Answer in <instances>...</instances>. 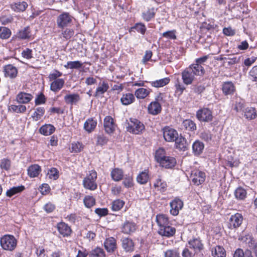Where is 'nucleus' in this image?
Segmentation results:
<instances>
[{"label": "nucleus", "mask_w": 257, "mask_h": 257, "mask_svg": "<svg viewBox=\"0 0 257 257\" xmlns=\"http://www.w3.org/2000/svg\"><path fill=\"white\" fill-rule=\"evenodd\" d=\"M75 32L74 29L66 27L62 29L61 36L60 37L66 40H68L72 38Z\"/></svg>", "instance_id": "47"}, {"label": "nucleus", "mask_w": 257, "mask_h": 257, "mask_svg": "<svg viewBox=\"0 0 257 257\" xmlns=\"http://www.w3.org/2000/svg\"><path fill=\"white\" fill-rule=\"evenodd\" d=\"M163 133L165 140L168 142H174L178 136L177 131L169 126H166L163 128Z\"/></svg>", "instance_id": "14"}, {"label": "nucleus", "mask_w": 257, "mask_h": 257, "mask_svg": "<svg viewBox=\"0 0 257 257\" xmlns=\"http://www.w3.org/2000/svg\"><path fill=\"white\" fill-rule=\"evenodd\" d=\"M97 173L94 170L88 171L82 180V185L86 189L91 191L97 189Z\"/></svg>", "instance_id": "2"}, {"label": "nucleus", "mask_w": 257, "mask_h": 257, "mask_svg": "<svg viewBox=\"0 0 257 257\" xmlns=\"http://www.w3.org/2000/svg\"><path fill=\"white\" fill-rule=\"evenodd\" d=\"M154 187L157 191L161 193H164L167 190L168 185L166 182L163 180L161 178V177L159 176L155 180L154 183Z\"/></svg>", "instance_id": "28"}, {"label": "nucleus", "mask_w": 257, "mask_h": 257, "mask_svg": "<svg viewBox=\"0 0 257 257\" xmlns=\"http://www.w3.org/2000/svg\"><path fill=\"white\" fill-rule=\"evenodd\" d=\"M233 257H253L251 252L246 250L244 252L240 248H237L234 252Z\"/></svg>", "instance_id": "60"}, {"label": "nucleus", "mask_w": 257, "mask_h": 257, "mask_svg": "<svg viewBox=\"0 0 257 257\" xmlns=\"http://www.w3.org/2000/svg\"><path fill=\"white\" fill-rule=\"evenodd\" d=\"M25 190L24 185L13 187L8 189L6 193V195L8 197H12L13 196L21 193Z\"/></svg>", "instance_id": "37"}, {"label": "nucleus", "mask_w": 257, "mask_h": 257, "mask_svg": "<svg viewBox=\"0 0 257 257\" xmlns=\"http://www.w3.org/2000/svg\"><path fill=\"white\" fill-rule=\"evenodd\" d=\"M234 194L235 198L239 200H244L247 196L246 190L242 187H237Z\"/></svg>", "instance_id": "45"}, {"label": "nucleus", "mask_w": 257, "mask_h": 257, "mask_svg": "<svg viewBox=\"0 0 257 257\" xmlns=\"http://www.w3.org/2000/svg\"><path fill=\"white\" fill-rule=\"evenodd\" d=\"M133 29L136 30L137 32L143 35L145 34L147 31L146 25L141 22L136 23L133 27L131 28L130 32L132 31Z\"/></svg>", "instance_id": "52"}, {"label": "nucleus", "mask_w": 257, "mask_h": 257, "mask_svg": "<svg viewBox=\"0 0 257 257\" xmlns=\"http://www.w3.org/2000/svg\"><path fill=\"white\" fill-rule=\"evenodd\" d=\"M189 247L195 253L200 252L204 249V245L199 237H193L188 241Z\"/></svg>", "instance_id": "17"}, {"label": "nucleus", "mask_w": 257, "mask_h": 257, "mask_svg": "<svg viewBox=\"0 0 257 257\" xmlns=\"http://www.w3.org/2000/svg\"><path fill=\"white\" fill-rule=\"evenodd\" d=\"M89 255V257H106L105 251L100 247H97L92 249L90 252Z\"/></svg>", "instance_id": "54"}, {"label": "nucleus", "mask_w": 257, "mask_h": 257, "mask_svg": "<svg viewBox=\"0 0 257 257\" xmlns=\"http://www.w3.org/2000/svg\"><path fill=\"white\" fill-rule=\"evenodd\" d=\"M213 257H226V252L224 247L221 245H216L211 249Z\"/></svg>", "instance_id": "39"}, {"label": "nucleus", "mask_w": 257, "mask_h": 257, "mask_svg": "<svg viewBox=\"0 0 257 257\" xmlns=\"http://www.w3.org/2000/svg\"><path fill=\"white\" fill-rule=\"evenodd\" d=\"M14 20V17L12 15L3 14L0 17V22L3 25H7L12 24Z\"/></svg>", "instance_id": "51"}, {"label": "nucleus", "mask_w": 257, "mask_h": 257, "mask_svg": "<svg viewBox=\"0 0 257 257\" xmlns=\"http://www.w3.org/2000/svg\"><path fill=\"white\" fill-rule=\"evenodd\" d=\"M82 63L79 61H68L64 65V67L66 69H79L82 67Z\"/></svg>", "instance_id": "56"}, {"label": "nucleus", "mask_w": 257, "mask_h": 257, "mask_svg": "<svg viewBox=\"0 0 257 257\" xmlns=\"http://www.w3.org/2000/svg\"><path fill=\"white\" fill-rule=\"evenodd\" d=\"M47 98L43 92L39 93L35 100V103L36 105H39L41 104H44L46 103Z\"/></svg>", "instance_id": "61"}, {"label": "nucleus", "mask_w": 257, "mask_h": 257, "mask_svg": "<svg viewBox=\"0 0 257 257\" xmlns=\"http://www.w3.org/2000/svg\"><path fill=\"white\" fill-rule=\"evenodd\" d=\"M190 178L194 185L199 186L204 182L206 179V174L204 172L199 170H195L192 171Z\"/></svg>", "instance_id": "9"}, {"label": "nucleus", "mask_w": 257, "mask_h": 257, "mask_svg": "<svg viewBox=\"0 0 257 257\" xmlns=\"http://www.w3.org/2000/svg\"><path fill=\"white\" fill-rule=\"evenodd\" d=\"M3 72L5 77L11 79L15 78L18 73V69L12 64H8L4 66Z\"/></svg>", "instance_id": "21"}, {"label": "nucleus", "mask_w": 257, "mask_h": 257, "mask_svg": "<svg viewBox=\"0 0 257 257\" xmlns=\"http://www.w3.org/2000/svg\"><path fill=\"white\" fill-rule=\"evenodd\" d=\"M156 221L159 226V228H162L166 225L170 224L168 216L164 214H157L156 216Z\"/></svg>", "instance_id": "30"}, {"label": "nucleus", "mask_w": 257, "mask_h": 257, "mask_svg": "<svg viewBox=\"0 0 257 257\" xmlns=\"http://www.w3.org/2000/svg\"><path fill=\"white\" fill-rule=\"evenodd\" d=\"M65 85V80L63 78L55 80L50 84V90L54 93H57L62 89Z\"/></svg>", "instance_id": "26"}, {"label": "nucleus", "mask_w": 257, "mask_h": 257, "mask_svg": "<svg viewBox=\"0 0 257 257\" xmlns=\"http://www.w3.org/2000/svg\"><path fill=\"white\" fill-rule=\"evenodd\" d=\"M163 95L162 93H159L155 97V100L148 105V112L149 114L156 115L161 112L162 108L160 102L163 101Z\"/></svg>", "instance_id": "5"}, {"label": "nucleus", "mask_w": 257, "mask_h": 257, "mask_svg": "<svg viewBox=\"0 0 257 257\" xmlns=\"http://www.w3.org/2000/svg\"><path fill=\"white\" fill-rule=\"evenodd\" d=\"M111 179L115 182L121 181L124 177L123 171L119 168H114L112 169L110 172Z\"/></svg>", "instance_id": "31"}, {"label": "nucleus", "mask_w": 257, "mask_h": 257, "mask_svg": "<svg viewBox=\"0 0 257 257\" xmlns=\"http://www.w3.org/2000/svg\"><path fill=\"white\" fill-rule=\"evenodd\" d=\"M10 109L14 112L18 113H24L27 111V107L25 105L22 104L19 105H11Z\"/></svg>", "instance_id": "58"}, {"label": "nucleus", "mask_w": 257, "mask_h": 257, "mask_svg": "<svg viewBox=\"0 0 257 257\" xmlns=\"http://www.w3.org/2000/svg\"><path fill=\"white\" fill-rule=\"evenodd\" d=\"M45 112V109L43 107H38L32 115V117L34 120L38 121L44 115Z\"/></svg>", "instance_id": "49"}, {"label": "nucleus", "mask_w": 257, "mask_h": 257, "mask_svg": "<svg viewBox=\"0 0 257 257\" xmlns=\"http://www.w3.org/2000/svg\"><path fill=\"white\" fill-rule=\"evenodd\" d=\"M12 35L11 30L8 27L0 26V39L7 40Z\"/></svg>", "instance_id": "50"}, {"label": "nucleus", "mask_w": 257, "mask_h": 257, "mask_svg": "<svg viewBox=\"0 0 257 257\" xmlns=\"http://www.w3.org/2000/svg\"><path fill=\"white\" fill-rule=\"evenodd\" d=\"M164 257H180L178 249L174 248L167 250L165 252Z\"/></svg>", "instance_id": "62"}, {"label": "nucleus", "mask_w": 257, "mask_h": 257, "mask_svg": "<svg viewBox=\"0 0 257 257\" xmlns=\"http://www.w3.org/2000/svg\"><path fill=\"white\" fill-rule=\"evenodd\" d=\"M125 204V202L120 199L113 200L111 203V209L113 211L120 210Z\"/></svg>", "instance_id": "48"}, {"label": "nucleus", "mask_w": 257, "mask_h": 257, "mask_svg": "<svg viewBox=\"0 0 257 257\" xmlns=\"http://www.w3.org/2000/svg\"><path fill=\"white\" fill-rule=\"evenodd\" d=\"M184 205L183 201L179 197H176L170 202V213L173 216L178 215Z\"/></svg>", "instance_id": "11"}, {"label": "nucleus", "mask_w": 257, "mask_h": 257, "mask_svg": "<svg viewBox=\"0 0 257 257\" xmlns=\"http://www.w3.org/2000/svg\"><path fill=\"white\" fill-rule=\"evenodd\" d=\"M28 7V4L26 2H18L12 4L11 8L16 12H24Z\"/></svg>", "instance_id": "38"}, {"label": "nucleus", "mask_w": 257, "mask_h": 257, "mask_svg": "<svg viewBox=\"0 0 257 257\" xmlns=\"http://www.w3.org/2000/svg\"><path fill=\"white\" fill-rule=\"evenodd\" d=\"M170 81V79L169 77H165L151 82V85L152 86L156 88L162 87L169 84Z\"/></svg>", "instance_id": "46"}, {"label": "nucleus", "mask_w": 257, "mask_h": 257, "mask_svg": "<svg viewBox=\"0 0 257 257\" xmlns=\"http://www.w3.org/2000/svg\"><path fill=\"white\" fill-rule=\"evenodd\" d=\"M149 179V170L148 169H145L144 171L140 172L137 175L136 180L139 184L145 185L147 183Z\"/></svg>", "instance_id": "27"}, {"label": "nucleus", "mask_w": 257, "mask_h": 257, "mask_svg": "<svg viewBox=\"0 0 257 257\" xmlns=\"http://www.w3.org/2000/svg\"><path fill=\"white\" fill-rule=\"evenodd\" d=\"M41 171V166L36 164L30 165L27 169L28 175L30 178L38 177Z\"/></svg>", "instance_id": "29"}, {"label": "nucleus", "mask_w": 257, "mask_h": 257, "mask_svg": "<svg viewBox=\"0 0 257 257\" xmlns=\"http://www.w3.org/2000/svg\"><path fill=\"white\" fill-rule=\"evenodd\" d=\"M83 203L87 208H91L96 203L95 198L91 195H86L83 199Z\"/></svg>", "instance_id": "55"}, {"label": "nucleus", "mask_w": 257, "mask_h": 257, "mask_svg": "<svg viewBox=\"0 0 257 257\" xmlns=\"http://www.w3.org/2000/svg\"><path fill=\"white\" fill-rule=\"evenodd\" d=\"M183 129L188 132H194L197 129L196 124L190 119H186L182 123Z\"/></svg>", "instance_id": "35"}, {"label": "nucleus", "mask_w": 257, "mask_h": 257, "mask_svg": "<svg viewBox=\"0 0 257 257\" xmlns=\"http://www.w3.org/2000/svg\"><path fill=\"white\" fill-rule=\"evenodd\" d=\"M56 228L59 234L63 237H69L72 233L71 226L63 221L57 223Z\"/></svg>", "instance_id": "13"}, {"label": "nucleus", "mask_w": 257, "mask_h": 257, "mask_svg": "<svg viewBox=\"0 0 257 257\" xmlns=\"http://www.w3.org/2000/svg\"><path fill=\"white\" fill-rule=\"evenodd\" d=\"M126 130L129 133L135 135H141L145 130V125L140 120L134 118H130Z\"/></svg>", "instance_id": "4"}, {"label": "nucleus", "mask_w": 257, "mask_h": 257, "mask_svg": "<svg viewBox=\"0 0 257 257\" xmlns=\"http://www.w3.org/2000/svg\"><path fill=\"white\" fill-rule=\"evenodd\" d=\"M135 100L134 95L131 93L123 94L120 98V102L123 105H127L133 103Z\"/></svg>", "instance_id": "42"}, {"label": "nucleus", "mask_w": 257, "mask_h": 257, "mask_svg": "<svg viewBox=\"0 0 257 257\" xmlns=\"http://www.w3.org/2000/svg\"><path fill=\"white\" fill-rule=\"evenodd\" d=\"M156 15V10L154 8H148L146 11L142 13V17L146 22H149L154 19Z\"/></svg>", "instance_id": "41"}, {"label": "nucleus", "mask_w": 257, "mask_h": 257, "mask_svg": "<svg viewBox=\"0 0 257 257\" xmlns=\"http://www.w3.org/2000/svg\"><path fill=\"white\" fill-rule=\"evenodd\" d=\"M196 116L200 121L207 122L211 121L213 117L212 111L206 107H203L198 110Z\"/></svg>", "instance_id": "7"}, {"label": "nucleus", "mask_w": 257, "mask_h": 257, "mask_svg": "<svg viewBox=\"0 0 257 257\" xmlns=\"http://www.w3.org/2000/svg\"><path fill=\"white\" fill-rule=\"evenodd\" d=\"M32 94L24 91H20L16 96V101L19 104H28L33 99Z\"/></svg>", "instance_id": "16"}, {"label": "nucleus", "mask_w": 257, "mask_h": 257, "mask_svg": "<svg viewBox=\"0 0 257 257\" xmlns=\"http://www.w3.org/2000/svg\"><path fill=\"white\" fill-rule=\"evenodd\" d=\"M74 17L68 12H63L57 18V27L61 29L66 28L72 23Z\"/></svg>", "instance_id": "6"}, {"label": "nucleus", "mask_w": 257, "mask_h": 257, "mask_svg": "<svg viewBox=\"0 0 257 257\" xmlns=\"http://www.w3.org/2000/svg\"><path fill=\"white\" fill-rule=\"evenodd\" d=\"M181 77L183 83L186 85L191 84L195 79L191 69L188 67L181 72Z\"/></svg>", "instance_id": "20"}, {"label": "nucleus", "mask_w": 257, "mask_h": 257, "mask_svg": "<svg viewBox=\"0 0 257 257\" xmlns=\"http://www.w3.org/2000/svg\"><path fill=\"white\" fill-rule=\"evenodd\" d=\"M243 219V216L240 213H236L232 215L227 222L228 228L234 229L239 227L242 223Z\"/></svg>", "instance_id": "10"}, {"label": "nucleus", "mask_w": 257, "mask_h": 257, "mask_svg": "<svg viewBox=\"0 0 257 257\" xmlns=\"http://www.w3.org/2000/svg\"><path fill=\"white\" fill-rule=\"evenodd\" d=\"M242 114L248 120L254 119L257 117L256 108L254 107H247L244 109V111H243Z\"/></svg>", "instance_id": "33"}, {"label": "nucleus", "mask_w": 257, "mask_h": 257, "mask_svg": "<svg viewBox=\"0 0 257 257\" xmlns=\"http://www.w3.org/2000/svg\"><path fill=\"white\" fill-rule=\"evenodd\" d=\"M17 240L11 234H5L0 238V244L4 250L13 251L17 247Z\"/></svg>", "instance_id": "3"}, {"label": "nucleus", "mask_w": 257, "mask_h": 257, "mask_svg": "<svg viewBox=\"0 0 257 257\" xmlns=\"http://www.w3.org/2000/svg\"><path fill=\"white\" fill-rule=\"evenodd\" d=\"M17 37L21 40L30 39L31 37V30L29 27H26L23 29L20 30L17 33Z\"/></svg>", "instance_id": "44"}, {"label": "nucleus", "mask_w": 257, "mask_h": 257, "mask_svg": "<svg viewBox=\"0 0 257 257\" xmlns=\"http://www.w3.org/2000/svg\"><path fill=\"white\" fill-rule=\"evenodd\" d=\"M175 141L176 149L183 151H185L188 149V144L186 139L182 136H178Z\"/></svg>", "instance_id": "34"}, {"label": "nucleus", "mask_w": 257, "mask_h": 257, "mask_svg": "<svg viewBox=\"0 0 257 257\" xmlns=\"http://www.w3.org/2000/svg\"><path fill=\"white\" fill-rule=\"evenodd\" d=\"M56 130L55 127L51 124H45L42 125L39 130V133L45 136H48L53 134Z\"/></svg>", "instance_id": "32"}, {"label": "nucleus", "mask_w": 257, "mask_h": 257, "mask_svg": "<svg viewBox=\"0 0 257 257\" xmlns=\"http://www.w3.org/2000/svg\"><path fill=\"white\" fill-rule=\"evenodd\" d=\"M188 67L191 69L193 75L195 76H201L205 74V70L203 66H198V64L194 63L191 64Z\"/></svg>", "instance_id": "36"}, {"label": "nucleus", "mask_w": 257, "mask_h": 257, "mask_svg": "<svg viewBox=\"0 0 257 257\" xmlns=\"http://www.w3.org/2000/svg\"><path fill=\"white\" fill-rule=\"evenodd\" d=\"M109 88V84L107 81L103 80L99 82L96 89L94 96L96 98L103 97L104 94L107 91Z\"/></svg>", "instance_id": "19"}, {"label": "nucleus", "mask_w": 257, "mask_h": 257, "mask_svg": "<svg viewBox=\"0 0 257 257\" xmlns=\"http://www.w3.org/2000/svg\"><path fill=\"white\" fill-rule=\"evenodd\" d=\"M151 93L150 89L144 88H140L137 89L135 92V95L138 99H144L147 97Z\"/></svg>", "instance_id": "43"}, {"label": "nucleus", "mask_w": 257, "mask_h": 257, "mask_svg": "<svg viewBox=\"0 0 257 257\" xmlns=\"http://www.w3.org/2000/svg\"><path fill=\"white\" fill-rule=\"evenodd\" d=\"M176 229L174 227H172L168 224L162 228H159L158 232L159 234L162 236L168 238L173 236L176 233Z\"/></svg>", "instance_id": "23"}, {"label": "nucleus", "mask_w": 257, "mask_h": 257, "mask_svg": "<svg viewBox=\"0 0 257 257\" xmlns=\"http://www.w3.org/2000/svg\"><path fill=\"white\" fill-rule=\"evenodd\" d=\"M97 124V120L94 117H89L84 123L83 128L88 134L95 130Z\"/></svg>", "instance_id": "24"}, {"label": "nucleus", "mask_w": 257, "mask_h": 257, "mask_svg": "<svg viewBox=\"0 0 257 257\" xmlns=\"http://www.w3.org/2000/svg\"><path fill=\"white\" fill-rule=\"evenodd\" d=\"M47 176L49 179L53 180H56L59 177V171L56 168H51L48 170Z\"/></svg>", "instance_id": "59"}, {"label": "nucleus", "mask_w": 257, "mask_h": 257, "mask_svg": "<svg viewBox=\"0 0 257 257\" xmlns=\"http://www.w3.org/2000/svg\"><path fill=\"white\" fill-rule=\"evenodd\" d=\"M103 246L108 253H114L117 249L116 239L112 236L106 238L103 242Z\"/></svg>", "instance_id": "12"}, {"label": "nucleus", "mask_w": 257, "mask_h": 257, "mask_svg": "<svg viewBox=\"0 0 257 257\" xmlns=\"http://www.w3.org/2000/svg\"><path fill=\"white\" fill-rule=\"evenodd\" d=\"M248 77L252 81L257 82V65L254 66L250 70Z\"/></svg>", "instance_id": "64"}, {"label": "nucleus", "mask_w": 257, "mask_h": 257, "mask_svg": "<svg viewBox=\"0 0 257 257\" xmlns=\"http://www.w3.org/2000/svg\"><path fill=\"white\" fill-rule=\"evenodd\" d=\"M204 148V144L199 140L195 141L192 144L193 153L195 156L200 155Z\"/></svg>", "instance_id": "40"}, {"label": "nucleus", "mask_w": 257, "mask_h": 257, "mask_svg": "<svg viewBox=\"0 0 257 257\" xmlns=\"http://www.w3.org/2000/svg\"><path fill=\"white\" fill-rule=\"evenodd\" d=\"M137 228L135 222L126 220L121 225V232L125 234H131L137 230Z\"/></svg>", "instance_id": "15"}, {"label": "nucleus", "mask_w": 257, "mask_h": 257, "mask_svg": "<svg viewBox=\"0 0 257 257\" xmlns=\"http://www.w3.org/2000/svg\"><path fill=\"white\" fill-rule=\"evenodd\" d=\"M221 86L222 93L225 96L232 95L236 91V87L231 81L224 82Z\"/></svg>", "instance_id": "22"}, {"label": "nucleus", "mask_w": 257, "mask_h": 257, "mask_svg": "<svg viewBox=\"0 0 257 257\" xmlns=\"http://www.w3.org/2000/svg\"><path fill=\"white\" fill-rule=\"evenodd\" d=\"M154 157L159 166L165 169H172L177 163L176 158L167 156L166 150L162 147H160L156 151Z\"/></svg>", "instance_id": "1"}, {"label": "nucleus", "mask_w": 257, "mask_h": 257, "mask_svg": "<svg viewBox=\"0 0 257 257\" xmlns=\"http://www.w3.org/2000/svg\"><path fill=\"white\" fill-rule=\"evenodd\" d=\"M84 146L80 142H74L71 144V152L72 153H80L84 149Z\"/></svg>", "instance_id": "57"}, {"label": "nucleus", "mask_w": 257, "mask_h": 257, "mask_svg": "<svg viewBox=\"0 0 257 257\" xmlns=\"http://www.w3.org/2000/svg\"><path fill=\"white\" fill-rule=\"evenodd\" d=\"M56 208V205L51 202L46 203L43 207V210L47 213H52Z\"/></svg>", "instance_id": "63"}, {"label": "nucleus", "mask_w": 257, "mask_h": 257, "mask_svg": "<svg viewBox=\"0 0 257 257\" xmlns=\"http://www.w3.org/2000/svg\"><path fill=\"white\" fill-rule=\"evenodd\" d=\"M64 100L67 104L76 105L80 101L81 97L78 93H69L65 95Z\"/></svg>", "instance_id": "25"}, {"label": "nucleus", "mask_w": 257, "mask_h": 257, "mask_svg": "<svg viewBox=\"0 0 257 257\" xmlns=\"http://www.w3.org/2000/svg\"><path fill=\"white\" fill-rule=\"evenodd\" d=\"M103 127L105 132L108 135H112L115 131L117 124L112 116H106L103 120Z\"/></svg>", "instance_id": "8"}, {"label": "nucleus", "mask_w": 257, "mask_h": 257, "mask_svg": "<svg viewBox=\"0 0 257 257\" xmlns=\"http://www.w3.org/2000/svg\"><path fill=\"white\" fill-rule=\"evenodd\" d=\"M120 241L121 247L125 252L131 253L135 250V244L132 238L128 237H123Z\"/></svg>", "instance_id": "18"}, {"label": "nucleus", "mask_w": 257, "mask_h": 257, "mask_svg": "<svg viewBox=\"0 0 257 257\" xmlns=\"http://www.w3.org/2000/svg\"><path fill=\"white\" fill-rule=\"evenodd\" d=\"M122 179V184L125 187L129 188L134 186V184L133 175H130V174H126L124 176Z\"/></svg>", "instance_id": "53"}]
</instances>
